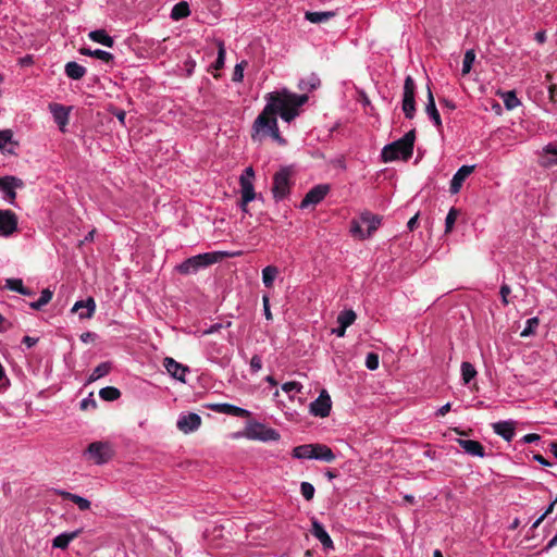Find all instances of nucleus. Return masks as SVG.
<instances>
[{
    "label": "nucleus",
    "instance_id": "obj_1",
    "mask_svg": "<svg viewBox=\"0 0 557 557\" xmlns=\"http://www.w3.org/2000/svg\"><path fill=\"white\" fill-rule=\"evenodd\" d=\"M308 99L307 95H298L287 88L268 92L264 96L265 106L252 123V140L262 141L270 137L277 144L285 145L286 140L281 136L276 115L290 123L300 114V108Z\"/></svg>",
    "mask_w": 557,
    "mask_h": 557
},
{
    "label": "nucleus",
    "instance_id": "obj_2",
    "mask_svg": "<svg viewBox=\"0 0 557 557\" xmlns=\"http://www.w3.org/2000/svg\"><path fill=\"white\" fill-rule=\"evenodd\" d=\"M416 134L414 131H409L401 138L387 144L381 151L383 162H393L396 160H408L413 152Z\"/></svg>",
    "mask_w": 557,
    "mask_h": 557
},
{
    "label": "nucleus",
    "instance_id": "obj_3",
    "mask_svg": "<svg viewBox=\"0 0 557 557\" xmlns=\"http://www.w3.org/2000/svg\"><path fill=\"white\" fill-rule=\"evenodd\" d=\"M225 253L221 251L205 252L187 258L176 265V271L183 275L195 274L211 264L219 262Z\"/></svg>",
    "mask_w": 557,
    "mask_h": 557
},
{
    "label": "nucleus",
    "instance_id": "obj_4",
    "mask_svg": "<svg viewBox=\"0 0 557 557\" xmlns=\"http://www.w3.org/2000/svg\"><path fill=\"white\" fill-rule=\"evenodd\" d=\"M242 436L260 442H275L280 440V433L262 423L253 422L246 426L245 434ZM235 437H240V434H236Z\"/></svg>",
    "mask_w": 557,
    "mask_h": 557
},
{
    "label": "nucleus",
    "instance_id": "obj_5",
    "mask_svg": "<svg viewBox=\"0 0 557 557\" xmlns=\"http://www.w3.org/2000/svg\"><path fill=\"white\" fill-rule=\"evenodd\" d=\"M416 83L414 79L408 75L404 82V90H403V112L406 119L411 120L416 114Z\"/></svg>",
    "mask_w": 557,
    "mask_h": 557
},
{
    "label": "nucleus",
    "instance_id": "obj_6",
    "mask_svg": "<svg viewBox=\"0 0 557 557\" xmlns=\"http://www.w3.org/2000/svg\"><path fill=\"white\" fill-rule=\"evenodd\" d=\"M290 188V170L282 168L274 174L272 194L276 201L283 200Z\"/></svg>",
    "mask_w": 557,
    "mask_h": 557
},
{
    "label": "nucleus",
    "instance_id": "obj_7",
    "mask_svg": "<svg viewBox=\"0 0 557 557\" xmlns=\"http://www.w3.org/2000/svg\"><path fill=\"white\" fill-rule=\"evenodd\" d=\"M85 454L96 465H103L111 459L113 450L108 442H94L89 444Z\"/></svg>",
    "mask_w": 557,
    "mask_h": 557
},
{
    "label": "nucleus",
    "instance_id": "obj_8",
    "mask_svg": "<svg viewBox=\"0 0 557 557\" xmlns=\"http://www.w3.org/2000/svg\"><path fill=\"white\" fill-rule=\"evenodd\" d=\"M332 409V400L329 393L323 389L319 397L309 406V412L314 417L326 418Z\"/></svg>",
    "mask_w": 557,
    "mask_h": 557
},
{
    "label": "nucleus",
    "instance_id": "obj_9",
    "mask_svg": "<svg viewBox=\"0 0 557 557\" xmlns=\"http://www.w3.org/2000/svg\"><path fill=\"white\" fill-rule=\"evenodd\" d=\"M23 181L15 176H4L0 178V191L3 194V199L13 205L16 198V188L23 187Z\"/></svg>",
    "mask_w": 557,
    "mask_h": 557
},
{
    "label": "nucleus",
    "instance_id": "obj_10",
    "mask_svg": "<svg viewBox=\"0 0 557 557\" xmlns=\"http://www.w3.org/2000/svg\"><path fill=\"white\" fill-rule=\"evenodd\" d=\"M329 191L330 187L326 184H320L314 186L306 194V196L301 200L300 208L305 209L310 206H315L320 203L325 198Z\"/></svg>",
    "mask_w": 557,
    "mask_h": 557
},
{
    "label": "nucleus",
    "instance_id": "obj_11",
    "mask_svg": "<svg viewBox=\"0 0 557 557\" xmlns=\"http://www.w3.org/2000/svg\"><path fill=\"white\" fill-rule=\"evenodd\" d=\"M17 230V215L11 210H0V237H9Z\"/></svg>",
    "mask_w": 557,
    "mask_h": 557
},
{
    "label": "nucleus",
    "instance_id": "obj_12",
    "mask_svg": "<svg viewBox=\"0 0 557 557\" xmlns=\"http://www.w3.org/2000/svg\"><path fill=\"white\" fill-rule=\"evenodd\" d=\"M200 424V416L194 412L181 413L176 422L177 429L185 434L195 432L199 429Z\"/></svg>",
    "mask_w": 557,
    "mask_h": 557
},
{
    "label": "nucleus",
    "instance_id": "obj_13",
    "mask_svg": "<svg viewBox=\"0 0 557 557\" xmlns=\"http://www.w3.org/2000/svg\"><path fill=\"white\" fill-rule=\"evenodd\" d=\"M474 169H475V165L460 166L457 170V172L454 174V176L450 181L449 191L451 194L459 193L462 187L463 182L473 173Z\"/></svg>",
    "mask_w": 557,
    "mask_h": 557
},
{
    "label": "nucleus",
    "instance_id": "obj_14",
    "mask_svg": "<svg viewBox=\"0 0 557 557\" xmlns=\"http://www.w3.org/2000/svg\"><path fill=\"white\" fill-rule=\"evenodd\" d=\"M207 408L219 413H224L239 418L248 417L250 414V412L247 409L227 403L210 404L207 406Z\"/></svg>",
    "mask_w": 557,
    "mask_h": 557
},
{
    "label": "nucleus",
    "instance_id": "obj_15",
    "mask_svg": "<svg viewBox=\"0 0 557 557\" xmlns=\"http://www.w3.org/2000/svg\"><path fill=\"white\" fill-rule=\"evenodd\" d=\"M96 311V301L92 297L85 300H78L72 307V312H77L81 320L90 319Z\"/></svg>",
    "mask_w": 557,
    "mask_h": 557
},
{
    "label": "nucleus",
    "instance_id": "obj_16",
    "mask_svg": "<svg viewBox=\"0 0 557 557\" xmlns=\"http://www.w3.org/2000/svg\"><path fill=\"white\" fill-rule=\"evenodd\" d=\"M311 534L319 540L324 549H333L334 544L322 523L317 519L312 520Z\"/></svg>",
    "mask_w": 557,
    "mask_h": 557
},
{
    "label": "nucleus",
    "instance_id": "obj_17",
    "mask_svg": "<svg viewBox=\"0 0 557 557\" xmlns=\"http://www.w3.org/2000/svg\"><path fill=\"white\" fill-rule=\"evenodd\" d=\"M539 164L549 169L557 165V145L549 143L540 153Z\"/></svg>",
    "mask_w": 557,
    "mask_h": 557
},
{
    "label": "nucleus",
    "instance_id": "obj_18",
    "mask_svg": "<svg viewBox=\"0 0 557 557\" xmlns=\"http://www.w3.org/2000/svg\"><path fill=\"white\" fill-rule=\"evenodd\" d=\"M49 110L53 116L54 122L58 124L60 129L64 132V128L69 123L70 108L59 103H51L49 106Z\"/></svg>",
    "mask_w": 557,
    "mask_h": 557
},
{
    "label": "nucleus",
    "instance_id": "obj_19",
    "mask_svg": "<svg viewBox=\"0 0 557 557\" xmlns=\"http://www.w3.org/2000/svg\"><path fill=\"white\" fill-rule=\"evenodd\" d=\"M163 366L171 376L181 382H185V375L188 372L187 367H184L171 357L164 358Z\"/></svg>",
    "mask_w": 557,
    "mask_h": 557
},
{
    "label": "nucleus",
    "instance_id": "obj_20",
    "mask_svg": "<svg viewBox=\"0 0 557 557\" xmlns=\"http://www.w3.org/2000/svg\"><path fill=\"white\" fill-rule=\"evenodd\" d=\"M457 443L470 456L481 458L485 456V449L478 441L458 438Z\"/></svg>",
    "mask_w": 557,
    "mask_h": 557
},
{
    "label": "nucleus",
    "instance_id": "obj_21",
    "mask_svg": "<svg viewBox=\"0 0 557 557\" xmlns=\"http://www.w3.org/2000/svg\"><path fill=\"white\" fill-rule=\"evenodd\" d=\"M493 431L503 437L506 442H511L515 437V422L513 421H499L494 423Z\"/></svg>",
    "mask_w": 557,
    "mask_h": 557
},
{
    "label": "nucleus",
    "instance_id": "obj_22",
    "mask_svg": "<svg viewBox=\"0 0 557 557\" xmlns=\"http://www.w3.org/2000/svg\"><path fill=\"white\" fill-rule=\"evenodd\" d=\"M81 533H82V529H77L72 532H63V533L57 535L52 540V547L60 548V549H66L69 547L70 543L73 540H75Z\"/></svg>",
    "mask_w": 557,
    "mask_h": 557
},
{
    "label": "nucleus",
    "instance_id": "obj_23",
    "mask_svg": "<svg viewBox=\"0 0 557 557\" xmlns=\"http://www.w3.org/2000/svg\"><path fill=\"white\" fill-rule=\"evenodd\" d=\"M425 111L434 125L440 128L442 126V120L438 110L436 109L434 97L430 87H428V102Z\"/></svg>",
    "mask_w": 557,
    "mask_h": 557
},
{
    "label": "nucleus",
    "instance_id": "obj_24",
    "mask_svg": "<svg viewBox=\"0 0 557 557\" xmlns=\"http://www.w3.org/2000/svg\"><path fill=\"white\" fill-rule=\"evenodd\" d=\"M313 459L324 462H332L336 456L333 450L324 444H313Z\"/></svg>",
    "mask_w": 557,
    "mask_h": 557
},
{
    "label": "nucleus",
    "instance_id": "obj_25",
    "mask_svg": "<svg viewBox=\"0 0 557 557\" xmlns=\"http://www.w3.org/2000/svg\"><path fill=\"white\" fill-rule=\"evenodd\" d=\"M239 185L244 205L251 202L256 198L253 183L249 182V177L240 176Z\"/></svg>",
    "mask_w": 557,
    "mask_h": 557
},
{
    "label": "nucleus",
    "instance_id": "obj_26",
    "mask_svg": "<svg viewBox=\"0 0 557 557\" xmlns=\"http://www.w3.org/2000/svg\"><path fill=\"white\" fill-rule=\"evenodd\" d=\"M55 493L74 503L81 510H88L90 508V502L83 496L63 490H55Z\"/></svg>",
    "mask_w": 557,
    "mask_h": 557
},
{
    "label": "nucleus",
    "instance_id": "obj_27",
    "mask_svg": "<svg viewBox=\"0 0 557 557\" xmlns=\"http://www.w3.org/2000/svg\"><path fill=\"white\" fill-rule=\"evenodd\" d=\"M88 37L90 40L108 48H112L114 45V39L104 29L91 30L89 32Z\"/></svg>",
    "mask_w": 557,
    "mask_h": 557
},
{
    "label": "nucleus",
    "instance_id": "obj_28",
    "mask_svg": "<svg viewBox=\"0 0 557 557\" xmlns=\"http://www.w3.org/2000/svg\"><path fill=\"white\" fill-rule=\"evenodd\" d=\"M361 222L367 226L366 232L369 233V237H371L373 233L379 228L381 224V218L367 211L361 213Z\"/></svg>",
    "mask_w": 557,
    "mask_h": 557
},
{
    "label": "nucleus",
    "instance_id": "obj_29",
    "mask_svg": "<svg viewBox=\"0 0 557 557\" xmlns=\"http://www.w3.org/2000/svg\"><path fill=\"white\" fill-rule=\"evenodd\" d=\"M64 72L69 78L78 81L86 74V69L75 61L67 62L64 67Z\"/></svg>",
    "mask_w": 557,
    "mask_h": 557
},
{
    "label": "nucleus",
    "instance_id": "obj_30",
    "mask_svg": "<svg viewBox=\"0 0 557 557\" xmlns=\"http://www.w3.org/2000/svg\"><path fill=\"white\" fill-rule=\"evenodd\" d=\"M334 16H335V12H333V11H322V12L307 11L305 13V18L313 24L325 23Z\"/></svg>",
    "mask_w": 557,
    "mask_h": 557
},
{
    "label": "nucleus",
    "instance_id": "obj_31",
    "mask_svg": "<svg viewBox=\"0 0 557 557\" xmlns=\"http://www.w3.org/2000/svg\"><path fill=\"white\" fill-rule=\"evenodd\" d=\"M79 52L83 55L92 57V58L101 60V61H103L106 63H109V62H111L113 60V54L111 52H108V51H104V50H101V49L91 50L89 48H82L79 50Z\"/></svg>",
    "mask_w": 557,
    "mask_h": 557
},
{
    "label": "nucleus",
    "instance_id": "obj_32",
    "mask_svg": "<svg viewBox=\"0 0 557 557\" xmlns=\"http://www.w3.org/2000/svg\"><path fill=\"white\" fill-rule=\"evenodd\" d=\"M189 14L190 9L188 3L186 1H181L172 8L170 16L173 21H180L189 16Z\"/></svg>",
    "mask_w": 557,
    "mask_h": 557
},
{
    "label": "nucleus",
    "instance_id": "obj_33",
    "mask_svg": "<svg viewBox=\"0 0 557 557\" xmlns=\"http://www.w3.org/2000/svg\"><path fill=\"white\" fill-rule=\"evenodd\" d=\"M278 275V269L275 265H267L262 269V283L265 287L271 288Z\"/></svg>",
    "mask_w": 557,
    "mask_h": 557
},
{
    "label": "nucleus",
    "instance_id": "obj_34",
    "mask_svg": "<svg viewBox=\"0 0 557 557\" xmlns=\"http://www.w3.org/2000/svg\"><path fill=\"white\" fill-rule=\"evenodd\" d=\"M313 444H304L293 449L292 456L295 459H313Z\"/></svg>",
    "mask_w": 557,
    "mask_h": 557
},
{
    "label": "nucleus",
    "instance_id": "obj_35",
    "mask_svg": "<svg viewBox=\"0 0 557 557\" xmlns=\"http://www.w3.org/2000/svg\"><path fill=\"white\" fill-rule=\"evenodd\" d=\"M111 371V363L110 362H101L98 364L92 372L90 373L87 383L96 382L97 380L106 376Z\"/></svg>",
    "mask_w": 557,
    "mask_h": 557
},
{
    "label": "nucleus",
    "instance_id": "obj_36",
    "mask_svg": "<svg viewBox=\"0 0 557 557\" xmlns=\"http://www.w3.org/2000/svg\"><path fill=\"white\" fill-rule=\"evenodd\" d=\"M320 86V78L315 74H311L298 82V88L302 91H312Z\"/></svg>",
    "mask_w": 557,
    "mask_h": 557
},
{
    "label": "nucleus",
    "instance_id": "obj_37",
    "mask_svg": "<svg viewBox=\"0 0 557 557\" xmlns=\"http://www.w3.org/2000/svg\"><path fill=\"white\" fill-rule=\"evenodd\" d=\"M357 314L352 309L343 310L337 315V323L344 327H349L355 323Z\"/></svg>",
    "mask_w": 557,
    "mask_h": 557
},
{
    "label": "nucleus",
    "instance_id": "obj_38",
    "mask_svg": "<svg viewBox=\"0 0 557 557\" xmlns=\"http://www.w3.org/2000/svg\"><path fill=\"white\" fill-rule=\"evenodd\" d=\"M53 293L49 288H45L40 293V297L29 304L30 308L34 310H40L44 306L48 305L52 299Z\"/></svg>",
    "mask_w": 557,
    "mask_h": 557
},
{
    "label": "nucleus",
    "instance_id": "obj_39",
    "mask_svg": "<svg viewBox=\"0 0 557 557\" xmlns=\"http://www.w3.org/2000/svg\"><path fill=\"white\" fill-rule=\"evenodd\" d=\"M362 222H361V216L357 220V219H354L350 223V233L351 235L355 237V238H358V239H366V238H369V233L366 232V230H363L362 227Z\"/></svg>",
    "mask_w": 557,
    "mask_h": 557
},
{
    "label": "nucleus",
    "instance_id": "obj_40",
    "mask_svg": "<svg viewBox=\"0 0 557 557\" xmlns=\"http://www.w3.org/2000/svg\"><path fill=\"white\" fill-rule=\"evenodd\" d=\"M500 97L507 110H512L521 103L513 90L504 91L500 94Z\"/></svg>",
    "mask_w": 557,
    "mask_h": 557
},
{
    "label": "nucleus",
    "instance_id": "obj_41",
    "mask_svg": "<svg viewBox=\"0 0 557 557\" xmlns=\"http://www.w3.org/2000/svg\"><path fill=\"white\" fill-rule=\"evenodd\" d=\"M461 377L465 384H469L476 375V370L472 363L463 361L460 367Z\"/></svg>",
    "mask_w": 557,
    "mask_h": 557
},
{
    "label": "nucleus",
    "instance_id": "obj_42",
    "mask_svg": "<svg viewBox=\"0 0 557 557\" xmlns=\"http://www.w3.org/2000/svg\"><path fill=\"white\" fill-rule=\"evenodd\" d=\"M99 396L106 401H114L121 397V392L114 386H106L99 391Z\"/></svg>",
    "mask_w": 557,
    "mask_h": 557
},
{
    "label": "nucleus",
    "instance_id": "obj_43",
    "mask_svg": "<svg viewBox=\"0 0 557 557\" xmlns=\"http://www.w3.org/2000/svg\"><path fill=\"white\" fill-rule=\"evenodd\" d=\"M225 55H226V50H225L224 42L222 40H219L218 41V57L211 66L216 71L223 69V66L225 64Z\"/></svg>",
    "mask_w": 557,
    "mask_h": 557
},
{
    "label": "nucleus",
    "instance_id": "obj_44",
    "mask_svg": "<svg viewBox=\"0 0 557 557\" xmlns=\"http://www.w3.org/2000/svg\"><path fill=\"white\" fill-rule=\"evenodd\" d=\"M540 324V320L537 317H533L527 320L524 329L521 331L522 337H529L531 335H534L536 332V329Z\"/></svg>",
    "mask_w": 557,
    "mask_h": 557
},
{
    "label": "nucleus",
    "instance_id": "obj_45",
    "mask_svg": "<svg viewBox=\"0 0 557 557\" xmlns=\"http://www.w3.org/2000/svg\"><path fill=\"white\" fill-rule=\"evenodd\" d=\"M282 389L292 399L294 394H299L302 391V384L296 381H290L282 384Z\"/></svg>",
    "mask_w": 557,
    "mask_h": 557
},
{
    "label": "nucleus",
    "instance_id": "obj_46",
    "mask_svg": "<svg viewBox=\"0 0 557 557\" xmlns=\"http://www.w3.org/2000/svg\"><path fill=\"white\" fill-rule=\"evenodd\" d=\"M474 60L475 53L473 50L466 51L462 60V74H468L471 71Z\"/></svg>",
    "mask_w": 557,
    "mask_h": 557
},
{
    "label": "nucleus",
    "instance_id": "obj_47",
    "mask_svg": "<svg viewBox=\"0 0 557 557\" xmlns=\"http://www.w3.org/2000/svg\"><path fill=\"white\" fill-rule=\"evenodd\" d=\"M458 216V210L455 208H451L445 219V232L449 233L454 228L455 222Z\"/></svg>",
    "mask_w": 557,
    "mask_h": 557
},
{
    "label": "nucleus",
    "instance_id": "obj_48",
    "mask_svg": "<svg viewBox=\"0 0 557 557\" xmlns=\"http://www.w3.org/2000/svg\"><path fill=\"white\" fill-rule=\"evenodd\" d=\"M5 287L10 290L16 292L18 294L24 293V285L21 278H8L5 281Z\"/></svg>",
    "mask_w": 557,
    "mask_h": 557
},
{
    "label": "nucleus",
    "instance_id": "obj_49",
    "mask_svg": "<svg viewBox=\"0 0 557 557\" xmlns=\"http://www.w3.org/2000/svg\"><path fill=\"white\" fill-rule=\"evenodd\" d=\"M314 486L309 482H302L300 484V493L306 500H311L314 496Z\"/></svg>",
    "mask_w": 557,
    "mask_h": 557
},
{
    "label": "nucleus",
    "instance_id": "obj_50",
    "mask_svg": "<svg viewBox=\"0 0 557 557\" xmlns=\"http://www.w3.org/2000/svg\"><path fill=\"white\" fill-rule=\"evenodd\" d=\"M511 294V288L508 284L503 283L499 288V295L502 298V304L504 306H508L511 302V299L509 298Z\"/></svg>",
    "mask_w": 557,
    "mask_h": 557
},
{
    "label": "nucleus",
    "instance_id": "obj_51",
    "mask_svg": "<svg viewBox=\"0 0 557 557\" xmlns=\"http://www.w3.org/2000/svg\"><path fill=\"white\" fill-rule=\"evenodd\" d=\"M379 356L374 352H369L366 357V367L373 371L379 368Z\"/></svg>",
    "mask_w": 557,
    "mask_h": 557
},
{
    "label": "nucleus",
    "instance_id": "obj_52",
    "mask_svg": "<svg viewBox=\"0 0 557 557\" xmlns=\"http://www.w3.org/2000/svg\"><path fill=\"white\" fill-rule=\"evenodd\" d=\"M12 140V132L10 129L0 131V150H5L8 144Z\"/></svg>",
    "mask_w": 557,
    "mask_h": 557
},
{
    "label": "nucleus",
    "instance_id": "obj_53",
    "mask_svg": "<svg viewBox=\"0 0 557 557\" xmlns=\"http://www.w3.org/2000/svg\"><path fill=\"white\" fill-rule=\"evenodd\" d=\"M250 370L253 372V373H257L261 370L262 368V359L259 355H253L250 359Z\"/></svg>",
    "mask_w": 557,
    "mask_h": 557
},
{
    "label": "nucleus",
    "instance_id": "obj_54",
    "mask_svg": "<svg viewBox=\"0 0 557 557\" xmlns=\"http://www.w3.org/2000/svg\"><path fill=\"white\" fill-rule=\"evenodd\" d=\"M232 324L231 321H228L225 325L222 324V323H214L212 325H210L208 329H206L202 334L203 335H209V334H213V333H216L219 332L221 329L223 327H230Z\"/></svg>",
    "mask_w": 557,
    "mask_h": 557
},
{
    "label": "nucleus",
    "instance_id": "obj_55",
    "mask_svg": "<svg viewBox=\"0 0 557 557\" xmlns=\"http://www.w3.org/2000/svg\"><path fill=\"white\" fill-rule=\"evenodd\" d=\"M263 313L268 321H272L273 317L270 309V298L268 295L262 296Z\"/></svg>",
    "mask_w": 557,
    "mask_h": 557
},
{
    "label": "nucleus",
    "instance_id": "obj_56",
    "mask_svg": "<svg viewBox=\"0 0 557 557\" xmlns=\"http://www.w3.org/2000/svg\"><path fill=\"white\" fill-rule=\"evenodd\" d=\"M183 64L187 76H191L196 67V61L191 57H188Z\"/></svg>",
    "mask_w": 557,
    "mask_h": 557
},
{
    "label": "nucleus",
    "instance_id": "obj_57",
    "mask_svg": "<svg viewBox=\"0 0 557 557\" xmlns=\"http://www.w3.org/2000/svg\"><path fill=\"white\" fill-rule=\"evenodd\" d=\"M96 400L92 398V393L89 394L88 397L84 398L81 401V409L86 410L88 408H96Z\"/></svg>",
    "mask_w": 557,
    "mask_h": 557
},
{
    "label": "nucleus",
    "instance_id": "obj_58",
    "mask_svg": "<svg viewBox=\"0 0 557 557\" xmlns=\"http://www.w3.org/2000/svg\"><path fill=\"white\" fill-rule=\"evenodd\" d=\"M244 69L242 64H236L233 73V81L236 83L243 82Z\"/></svg>",
    "mask_w": 557,
    "mask_h": 557
},
{
    "label": "nucleus",
    "instance_id": "obj_59",
    "mask_svg": "<svg viewBox=\"0 0 557 557\" xmlns=\"http://www.w3.org/2000/svg\"><path fill=\"white\" fill-rule=\"evenodd\" d=\"M540 435L539 434H535V433H529V434H525L522 438H521V442L524 443V444H531V443H535L537 441H540Z\"/></svg>",
    "mask_w": 557,
    "mask_h": 557
},
{
    "label": "nucleus",
    "instance_id": "obj_60",
    "mask_svg": "<svg viewBox=\"0 0 557 557\" xmlns=\"http://www.w3.org/2000/svg\"><path fill=\"white\" fill-rule=\"evenodd\" d=\"M37 342H38V338H36V337H32V336H24V337H23V343H24L28 348H30V347L35 346V345L37 344Z\"/></svg>",
    "mask_w": 557,
    "mask_h": 557
},
{
    "label": "nucleus",
    "instance_id": "obj_61",
    "mask_svg": "<svg viewBox=\"0 0 557 557\" xmlns=\"http://www.w3.org/2000/svg\"><path fill=\"white\" fill-rule=\"evenodd\" d=\"M441 104L444 108H447L449 111H454L456 109L455 102L453 100H449V99H442L441 100Z\"/></svg>",
    "mask_w": 557,
    "mask_h": 557
},
{
    "label": "nucleus",
    "instance_id": "obj_62",
    "mask_svg": "<svg viewBox=\"0 0 557 557\" xmlns=\"http://www.w3.org/2000/svg\"><path fill=\"white\" fill-rule=\"evenodd\" d=\"M346 330L347 327H344L343 325L338 324L337 327L332 330V334H335L337 337H344Z\"/></svg>",
    "mask_w": 557,
    "mask_h": 557
},
{
    "label": "nucleus",
    "instance_id": "obj_63",
    "mask_svg": "<svg viewBox=\"0 0 557 557\" xmlns=\"http://www.w3.org/2000/svg\"><path fill=\"white\" fill-rule=\"evenodd\" d=\"M114 115L122 125H125L126 112L124 110H116Z\"/></svg>",
    "mask_w": 557,
    "mask_h": 557
},
{
    "label": "nucleus",
    "instance_id": "obj_64",
    "mask_svg": "<svg viewBox=\"0 0 557 557\" xmlns=\"http://www.w3.org/2000/svg\"><path fill=\"white\" fill-rule=\"evenodd\" d=\"M549 98L553 101H557V86L552 85L548 88Z\"/></svg>",
    "mask_w": 557,
    "mask_h": 557
}]
</instances>
